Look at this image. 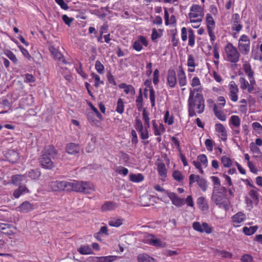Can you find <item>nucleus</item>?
I'll list each match as a JSON object with an SVG mask.
<instances>
[{
    "mask_svg": "<svg viewBox=\"0 0 262 262\" xmlns=\"http://www.w3.org/2000/svg\"><path fill=\"white\" fill-rule=\"evenodd\" d=\"M205 108V101L202 94V88L189 89L188 99V109L190 117L195 116L196 113L202 114Z\"/></svg>",
    "mask_w": 262,
    "mask_h": 262,
    "instance_id": "obj_1",
    "label": "nucleus"
},
{
    "mask_svg": "<svg viewBox=\"0 0 262 262\" xmlns=\"http://www.w3.org/2000/svg\"><path fill=\"white\" fill-rule=\"evenodd\" d=\"M41 154V156L39 159L40 165L44 168L52 169L54 167V164L52 160L57 155V152L55 148L51 145L47 146L42 150Z\"/></svg>",
    "mask_w": 262,
    "mask_h": 262,
    "instance_id": "obj_2",
    "label": "nucleus"
},
{
    "mask_svg": "<svg viewBox=\"0 0 262 262\" xmlns=\"http://www.w3.org/2000/svg\"><path fill=\"white\" fill-rule=\"evenodd\" d=\"M204 15L203 7L198 4H193L190 8L188 18L191 23L198 25L202 21Z\"/></svg>",
    "mask_w": 262,
    "mask_h": 262,
    "instance_id": "obj_3",
    "label": "nucleus"
},
{
    "mask_svg": "<svg viewBox=\"0 0 262 262\" xmlns=\"http://www.w3.org/2000/svg\"><path fill=\"white\" fill-rule=\"evenodd\" d=\"M225 59L228 62L236 63L239 61L240 53L232 43L229 42L224 48Z\"/></svg>",
    "mask_w": 262,
    "mask_h": 262,
    "instance_id": "obj_4",
    "label": "nucleus"
},
{
    "mask_svg": "<svg viewBox=\"0 0 262 262\" xmlns=\"http://www.w3.org/2000/svg\"><path fill=\"white\" fill-rule=\"evenodd\" d=\"M72 191L89 194L95 191V187L92 183L90 182L72 181Z\"/></svg>",
    "mask_w": 262,
    "mask_h": 262,
    "instance_id": "obj_5",
    "label": "nucleus"
},
{
    "mask_svg": "<svg viewBox=\"0 0 262 262\" xmlns=\"http://www.w3.org/2000/svg\"><path fill=\"white\" fill-rule=\"evenodd\" d=\"M49 189L53 191H72V181H56L49 183Z\"/></svg>",
    "mask_w": 262,
    "mask_h": 262,
    "instance_id": "obj_6",
    "label": "nucleus"
},
{
    "mask_svg": "<svg viewBox=\"0 0 262 262\" xmlns=\"http://www.w3.org/2000/svg\"><path fill=\"white\" fill-rule=\"evenodd\" d=\"M212 201L221 208L227 210L229 208V203L225 194L220 191L214 192Z\"/></svg>",
    "mask_w": 262,
    "mask_h": 262,
    "instance_id": "obj_7",
    "label": "nucleus"
},
{
    "mask_svg": "<svg viewBox=\"0 0 262 262\" xmlns=\"http://www.w3.org/2000/svg\"><path fill=\"white\" fill-rule=\"evenodd\" d=\"M238 48L243 55H247L250 50V40L249 37L246 35H242L238 40Z\"/></svg>",
    "mask_w": 262,
    "mask_h": 262,
    "instance_id": "obj_8",
    "label": "nucleus"
},
{
    "mask_svg": "<svg viewBox=\"0 0 262 262\" xmlns=\"http://www.w3.org/2000/svg\"><path fill=\"white\" fill-rule=\"evenodd\" d=\"M135 129L139 133L140 138L142 140H146L149 138V132L148 128L149 127H147L146 125L143 126L141 120L137 118L135 119Z\"/></svg>",
    "mask_w": 262,
    "mask_h": 262,
    "instance_id": "obj_9",
    "label": "nucleus"
},
{
    "mask_svg": "<svg viewBox=\"0 0 262 262\" xmlns=\"http://www.w3.org/2000/svg\"><path fill=\"white\" fill-rule=\"evenodd\" d=\"M192 227L195 231L201 233L205 232L207 234H210L213 231L212 228L205 222L201 224L200 222H195L192 224Z\"/></svg>",
    "mask_w": 262,
    "mask_h": 262,
    "instance_id": "obj_10",
    "label": "nucleus"
},
{
    "mask_svg": "<svg viewBox=\"0 0 262 262\" xmlns=\"http://www.w3.org/2000/svg\"><path fill=\"white\" fill-rule=\"evenodd\" d=\"M228 95L230 100L233 102H236L238 100V88L234 81H231L229 85Z\"/></svg>",
    "mask_w": 262,
    "mask_h": 262,
    "instance_id": "obj_11",
    "label": "nucleus"
},
{
    "mask_svg": "<svg viewBox=\"0 0 262 262\" xmlns=\"http://www.w3.org/2000/svg\"><path fill=\"white\" fill-rule=\"evenodd\" d=\"M246 220V215L243 212H238L231 217L232 225L235 227L241 226Z\"/></svg>",
    "mask_w": 262,
    "mask_h": 262,
    "instance_id": "obj_12",
    "label": "nucleus"
},
{
    "mask_svg": "<svg viewBox=\"0 0 262 262\" xmlns=\"http://www.w3.org/2000/svg\"><path fill=\"white\" fill-rule=\"evenodd\" d=\"M165 193L174 205L181 207L184 204L183 199L179 198L176 193L168 191H166Z\"/></svg>",
    "mask_w": 262,
    "mask_h": 262,
    "instance_id": "obj_13",
    "label": "nucleus"
},
{
    "mask_svg": "<svg viewBox=\"0 0 262 262\" xmlns=\"http://www.w3.org/2000/svg\"><path fill=\"white\" fill-rule=\"evenodd\" d=\"M143 45L147 47L148 42L145 37L139 36L138 39L134 42L133 47L134 50L139 52L142 50Z\"/></svg>",
    "mask_w": 262,
    "mask_h": 262,
    "instance_id": "obj_14",
    "label": "nucleus"
},
{
    "mask_svg": "<svg viewBox=\"0 0 262 262\" xmlns=\"http://www.w3.org/2000/svg\"><path fill=\"white\" fill-rule=\"evenodd\" d=\"M167 83L170 88H173L177 83L176 73L173 69H169L168 71Z\"/></svg>",
    "mask_w": 262,
    "mask_h": 262,
    "instance_id": "obj_15",
    "label": "nucleus"
},
{
    "mask_svg": "<svg viewBox=\"0 0 262 262\" xmlns=\"http://www.w3.org/2000/svg\"><path fill=\"white\" fill-rule=\"evenodd\" d=\"M152 129L154 135L156 136H160L165 132V128L162 123L158 124L155 120L152 121Z\"/></svg>",
    "mask_w": 262,
    "mask_h": 262,
    "instance_id": "obj_16",
    "label": "nucleus"
},
{
    "mask_svg": "<svg viewBox=\"0 0 262 262\" xmlns=\"http://www.w3.org/2000/svg\"><path fill=\"white\" fill-rule=\"evenodd\" d=\"M157 171L161 179L164 181L167 174V169L165 164L163 162L158 163L157 164Z\"/></svg>",
    "mask_w": 262,
    "mask_h": 262,
    "instance_id": "obj_17",
    "label": "nucleus"
},
{
    "mask_svg": "<svg viewBox=\"0 0 262 262\" xmlns=\"http://www.w3.org/2000/svg\"><path fill=\"white\" fill-rule=\"evenodd\" d=\"M145 241L146 242L155 246L162 247L164 245L160 239L156 237L152 234L147 235L145 237Z\"/></svg>",
    "mask_w": 262,
    "mask_h": 262,
    "instance_id": "obj_18",
    "label": "nucleus"
},
{
    "mask_svg": "<svg viewBox=\"0 0 262 262\" xmlns=\"http://www.w3.org/2000/svg\"><path fill=\"white\" fill-rule=\"evenodd\" d=\"M215 129L219 134V136L222 140L226 141L227 140V131L222 124L220 123H216L215 125Z\"/></svg>",
    "mask_w": 262,
    "mask_h": 262,
    "instance_id": "obj_19",
    "label": "nucleus"
},
{
    "mask_svg": "<svg viewBox=\"0 0 262 262\" xmlns=\"http://www.w3.org/2000/svg\"><path fill=\"white\" fill-rule=\"evenodd\" d=\"M178 82L180 86L182 87L186 85L187 79L185 73L182 67H179L178 71Z\"/></svg>",
    "mask_w": 262,
    "mask_h": 262,
    "instance_id": "obj_20",
    "label": "nucleus"
},
{
    "mask_svg": "<svg viewBox=\"0 0 262 262\" xmlns=\"http://www.w3.org/2000/svg\"><path fill=\"white\" fill-rule=\"evenodd\" d=\"M7 159L11 163H16L19 159L18 154L14 150H9L5 154Z\"/></svg>",
    "mask_w": 262,
    "mask_h": 262,
    "instance_id": "obj_21",
    "label": "nucleus"
},
{
    "mask_svg": "<svg viewBox=\"0 0 262 262\" xmlns=\"http://www.w3.org/2000/svg\"><path fill=\"white\" fill-rule=\"evenodd\" d=\"M17 209L21 213H27L33 210L34 208L33 205L28 201H25L21 204Z\"/></svg>",
    "mask_w": 262,
    "mask_h": 262,
    "instance_id": "obj_22",
    "label": "nucleus"
},
{
    "mask_svg": "<svg viewBox=\"0 0 262 262\" xmlns=\"http://www.w3.org/2000/svg\"><path fill=\"white\" fill-rule=\"evenodd\" d=\"M49 50H50V52L51 53V54H52V55L53 56V57L55 59L58 60L59 61H60L64 63H66V62L62 55L54 47H53V46L50 47Z\"/></svg>",
    "mask_w": 262,
    "mask_h": 262,
    "instance_id": "obj_23",
    "label": "nucleus"
},
{
    "mask_svg": "<svg viewBox=\"0 0 262 262\" xmlns=\"http://www.w3.org/2000/svg\"><path fill=\"white\" fill-rule=\"evenodd\" d=\"M66 151L69 154L75 155L79 153L80 147L78 144L70 143L67 145Z\"/></svg>",
    "mask_w": 262,
    "mask_h": 262,
    "instance_id": "obj_24",
    "label": "nucleus"
},
{
    "mask_svg": "<svg viewBox=\"0 0 262 262\" xmlns=\"http://www.w3.org/2000/svg\"><path fill=\"white\" fill-rule=\"evenodd\" d=\"M196 203L199 208L202 211H207L209 209V205L205 198L200 196L198 198Z\"/></svg>",
    "mask_w": 262,
    "mask_h": 262,
    "instance_id": "obj_25",
    "label": "nucleus"
},
{
    "mask_svg": "<svg viewBox=\"0 0 262 262\" xmlns=\"http://www.w3.org/2000/svg\"><path fill=\"white\" fill-rule=\"evenodd\" d=\"M119 88L120 89H123L124 92L127 95L133 96L135 94V89L132 85H128L125 83H122L119 85Z\"/></svg>",
    "mask_w": 262,
    "mask_h": 262,
    "instance_id": "obj_26",
    "label": "nucleus"
},
{
    "mask_svg": "<svg viewBox=\"0 0 262 262\" xmlns=\"http://www.w3.org/2000/svg\"><path fill=\"white\" fill-rule=\"evenodd\" d=\"M117 259V256L115 255H108L106 256L95 257V262H112Z\"/></svg>",
    "mask_w": 262,
    "mask_h": 262,
    "instance_id": "obj_27",
    "label": "nucleus"
},
{
    "mask_svg": "<svg viewBox=\"0 0 262 262\" xmlns=\"http://www.w3.org/2000/svg\"><path fill=\"white\" fill-rule=\"evenodd\" d=\"M187 65L189 67L188 71L189 72H193L195 71L194 68L196 66L195 60L192 55H189L188 56Z\"/></svg>",
    "mask_w": 262,
    "mask_h": 262,
    "instance_id": "obj_28",
    "label": "nucleus"
},
{
    "mask_svg": "<svg viewBox=\"0 0 262 262\" xmlns=\"http://www.w3.org/2000/svg\"><path fill=\"white\" fill-rule=\"evenodd\" d=\"M229 124L230 127H239L241 125V119L238 116H231L229 120Z\"/></svg>",
    "mask_w": 262,
    "mask_h": 262,
    "instance_id": "obj_29",
    "label": "nucleus"
},
{
    "mask_svg": "<svg viewBox=\"0 0 262 262\" xmlns=\"http://www.w3.org/2000/svg\"><path fill=\"white\" fill-rule=\"evenodd\" d=\"M206 22L207 30H214L215 23L213 17L209 13H207L206 15Z\"/></svg>",
    "mask_w": 262,
    "mask_h": 262,
    "instance_id": "obj_30",
    "label": "nucleus"
},
{
    "mask_svg": "<svg viewBox=\"0 0 262 262\" xmlns=\"http://www.w3.org/2000/svg\"><path fill=\"white\" fill-rule=\"evenodd\" d=\"M29 191L25 185L20 186L18 188L14 190L13 196L15 198H18L21 194L28 193Z\"/></svg>",
    "mask_w": 262,
    "mask_h": 262,
    "instance_id": "obj_31",
    "label": "nucleus"
},
{
    "mask_svg": "<svg viewBox=\"0 0 262 262\" xmlns=\"http://www.w3.org/2000/svg\"><path fill=\"white\" fill-rule=\"evenodd\" d=\"M12 181L13 184L18 185L22 182H27V181L25 175L17 174L12 177Z\"/></svg>",
    "mask_w": 262,
    "mask_h": 262,
    "instance_id": "obj_32",
    "label": "nucleus"
},
{
    "mask_svg": "<svg viewBox=\"0 0 262 262\" xmlns=\"http://www.w3.org/2000/svg\"><path fill=\"white\" fill-rule=\"evenodd\" d=\"M258 229V227L257 226H253L249 227L245 226L243 228V232L246 235L250 236L254 234Z\"/></svg>",
    "mask_w": 262,
    "mask_h": 262,
    "instance_id": "obj_33",
    "label": "nucleus"
},
{
    "mask_svg": "<svg viewBox=\"0 0 262 262\" xmlns=\"http://www.w3.org/2000/svg\"><path fill=\"white\" fill-rule=\"evenodd\" d=\"M144 177L141 173H131L129 176V179L134 183H140L144 180Z\"/></svg>",
    "mask_w": 262,
    "mask_h": 262,
    "instance_id": "obj_34",
    "label": "nucleus"
},
{
    "mask_svg": "<svg viewBox=\"0 0 262 262\" xmlns=\"http://www.w3.org/2000/svg\"><path fill=\"white\" fill-rule=\"evenodd\" d=\"M117 206L116 203L111 202H106L101 207V209L103 211H110L115 209Z\"/></svg>",
    "mask_w": 262,
    "mask_h": 262,
    "instance_id": "obj_35",
    "label": "nucleus"
},
{
    "mask_svg": "<svg viewBox=\"0 0 262 262\" xmlns=\"http://www.w3.org/2000/svg\"><path fill=\"white\" fill-rule=\"evenodd\" d=\"M213 112L216 117L222 121H225L227 119L226 115L221 110H219L217 106H214Z\"/></svg>",
    "mask_w": 262,
    "mask_h": 262,
    "instance_id": "obj_36",
    "label": "nucleus"
},
{
    "mask_svg": "<svg viewBox=\"0 0 262 262\" xmlns=\"http://www.w3.org/2000/svg\"><path fill=\"white\" fill-rule=\"evenodd\" d=\"M244 70L246 74L248 76L249 79L254 78L253 72L251 69L250 63L248 62H245L243 65Z\"/></svg>",
    "mask_w": 262,
    "mask_h": 262,
    "instance_id": "obj_37",
    "label": "nucleus"
},
{
    "mask_svg": "<svg viewBox=\"0 0 262 262\" xmlns=\"http://www.w3.org/2000/svg\"><path fill=\"white\" fill-rule=\"evenodd\" d=\"M138 262H156L152 257L146 254H140L138 256Z\"/></svg>",
    "mask_w": 262,
    "mask_h": 262,
    "instance_id": "obj_38",
    "label": "nucleus"
},
{
    "mask_svg": "<svg viewBox=\"0 0 262 262\" xmlns=\"http://www.w3.org/2000/svg\"><path fill=\"white\" fill-rule=\"evenodd\" d=\"M78 251L81 254L88 255L93 253L92 249L88 245H83L78 249Z\"/></svg>",
    "mask_w": 262,
    "mask_h": 262,
    "instance_id": "obj_39",
    "label": "nucleus"
},
{
    "mask_svg": "<svg viewBox=\"0 0 262 262\" xmlns=\"http://www.w3.org/2000/svg\"><path fill=\"white\" fill-rule=\"evenodd\" d=\"M123 224V220L119 218H113L111 219L109 222L108 224L112 227H118Z\"/></svg>",
    "mask_w": 262,
    "mask_h": 262,
    "instance_id": "obj_40",
    "label": "nucleus"
},
{
    "mask_svg": "<svg viewBox=\"0 0 262 262\" xmlns=\"http://www.w3.org/2000/svg\"><path fill=\"white\" fill-rule=\"evenodd\" d=\"M190 85L192 86V88H193L192 89L201 88L202 91H203V86L201 85V83L200 80V79L197 76H195L192 79L190 82Z\"/></svg>",
    "mask_w": 262,
    "mask_h": 262,
    "instance_id": "obj_41",
    "label": "nucleus"
},
{
    "mask_svg": "<svg viewBox=\"0 0 262 262\" xmlns=\"http://www.w3.org/2000/svg\"><path fill=\"white\" fill-rule=\"evenodd\" d=\"M124 105L123 100L121 98L118 99L117 102L116 111L120 114L124 112Z\"/></svg>",
    "mask_w": 262,
    "mask_h": 262,
    "instance_id": "obj_42",
    "label": "nucleus"
},
{
    "mask_svg": "<svg viewBox=\"0 0 262 262\" xmlns=\"http://www.w3.org/2000/svg\"><path fill=\"white\" fill-rule=\"evenodd\" d=\"M195 43V35L193 31L190 29L188 30V45L190 47L194 46Z\"/></svg>",
    "mask_w": 262,
    "mask_h": 262,
    "instance_id": "obj_43",
    "label": "nucleus"
},
{
    "mask_svg": "<svg viewBox=\"0 0 262 262\" xmlns=\"http://www.w3.org/2000/svg\"><path fill=\"white\" fill-rule=\"evenodd\" d=\"M197 184L199 187L202 189L203 191H206L207 188V185L206 181L201 178L200 176L199 177V179L197 180Z\"/></svg>",
    "mask_w": 262,
    "mask_h": 262,
    "instance_id": "obj_44",
    "label": "nucleus"
},
{
    "mask_svg": "<svg viewBox=\"0 0 262 262\" xmlns=\"http://www.w3.org/2000/svg\"><path fill=\"white\" fill-rule=\"evenodd\" d=\"M28 177L32 179L35 180L40 176V172L38 169H32L28 172Z\"/></svg>",
    "mask_w": 262,
    "mask_h": 262,
    "instance_id": "obj_45",
    "label": "nucleus"
},
{
    "mask_svg": "<svg viewBox=\"0 0 262 262\" xmlns=\"http://www.w3.org/2000/svg\"><path fill=\"white\" fill-rule=\"evenodd\" d=\"M11 225L0 223V231L6 234H10L11 231L9 230Z\"/></svg>",
    "mask_w": 262,
    "mask_h": 262,
    "instance_id": "obj_46",
    "label": "nucleus"
},
{
    "mask_svg": "<svg viewBox=\"0 0 262 262\" xmlns=\"http://www.w3.org/2000/svg\"><path fill=\"white\" fill-rule=\"evenodd\" d=\"M249 148L251 151L255 154L256 156H258L261 155V152L259 148L255 145L254 142H251L249 144Z\"/></svg>",
    "mask_w": 262,
    "mask_h": 262,
    "instance_id": "obj_47",
    "label": "nucleus"
},
{
    "mask_svg": "<svg viewBox=\"0 0 262 262\" xmlns=\"http://www.w3.org/2000/svg\"><path fill=\"white\" fill-rule=\"evenodd\" d=\"M142 119L144 122V125L150 127V118L149 117V114L147 111L144 109L142 112Z\"/></svg>",
    "mask_w": 262,
    "mask_h": 262,
    "instance_id": "obj_48",
    "label": "nucleus"
},
{
    "mask_svg": "<svg viewBox=\"0 0 262 262\" xmlns=\"http://www.w3.org/2000/svg\"><path fill=\"white\" fill-rule=\"evenodd\" d=\"M198 161L200 162V164L204 166L205 167H206L208 165V160L207 158V157L205 155L202 154L199 155L197 159Z\"/></svg>",
    "mask_w": 262,
    "mask_h": 262,
    "instance_id": "obj_49",
    "label": "nucleus"
},
{
    "mask_svg": "<svg viewBox=\"0 0 262 262\" xmlns=\"http://www.w3.org/2000/svg\"><path fill=\"white\" fill-rule=\"evenodd\" d=\"M221 162L223 166L226 167H230L232 163L230 158L227 156H223L221 158Z\"/></svg>",
    "mask_w": 262,
    "mask_h": 262,
    "instance_id": "obj_50",
    "label": "nucleus"
},
{
    "mask_svg": "<svg viewBox=\"0 0 262 262\" xmlns=\"http://www.w3.org/2000/svg\"><path fill=\"white\" fill-rule=\"evenodd\" d=\"M172 176L174 180L178 182H180L183 179V176L181 172L179 170H174L172 172Z\"/></svg>",
    "mask_w": 262,
    "mask_h": 262,
    "instance_id": "obj_51",
    "label": "nucleus"
},
{
    "mask_svg": "<svg viewBox=\"0 0 262 262\" xmlns=\"http://www.w3.org/2000/svg\"><path fill=\"white\" fill-rule=\"evenodd\" d=\"M136 102L138 110H140L143 107V97L141 90H140L139 95L137 97Z\"/></svg>",
    "mask_w": 262,
    "mask_h": 262,
    "instance_id": "obj_52",
    "label": "nucleus"
},
{
    "mask_svg": "<svg viewBox=\"0 0 262 262\" xmlns=\"http://www.w3.org/2000/svg\"><path fill=\"white\" fill-rule=\"evenodd\" d=\"M5 55L9 58L12 62L16 63L17 61V58L14 54L9 50L5 51L4 52Z\"/></svg>",
    "mask_w": 262,
    "mask_h": 262,
    "instance_id": "obj_53",
    "label": "nucleus"
},
{
    "mask_svg": "<svg viewBox=\"0 0 262 262\" xmlns=\"http://www.w3.org/2000/svg\"><path fill=\"white\" fill-rule=\"evenodd\" d=\"M257 189L256 187H254L252 189L250 190L249 195L252 198V200L254 201H258V195L257 193Z\"/></svg>",
    "mask_w": 262,
    "mask_h": 262,
    "instance_id": "obj_54",
    "label": "nucleus"
},
{
    "mask_svg": "<svg viewBox=\"0 0 262 262\" xmlns=\"http://www.w3.org/2000/svg\"><path fill=\"white\" fill-rule=\"evenodd\" d=\"M149 99L151 102V106H155V92L152 88L149 89Z\"/></svg>",
    "mask_w": 262,
    "mask_h": 262,
    "instance_id": "obj_55",
    "label": "nucleus"
},
{
    "mask_svg": "<svg viewBox=\"0 0 262 262\" xmlns=\"http://www.w3.org/2000/svg\"><path fill=\"white\" fill-rule=\"evenodd\" d=\"M164 121L168 125H171L173 123V118L169 116V111H166L164 116Z\"/></svg>",
    "mask_w": 262,
    "mask_h": 262,
    "instance_id": "obj_56",
    "label": "nucleus"
},
{
    "mask_svg": "<svg viewBox=\"0 0 262 262\" xmlns=\"http://www.w3.org/2000/svg\"><path fill=\"white\" fill-rule=\"evenodd\" d=\"M95 69L100 74L103 73L104 66L99 60H97L95 63Z\"/></svg>",
    "mask_w": 262,
    "mask_h": 262,
    "instance_id": "obj_57",
    "label": "nucleus"
},
{
    "mask_svg": "<svg viewBox=\"0 0 262 262\" xmlns=\"http://www.w3.org/2000/svg\"><path fill=\"white\" fill-rule=\"evenodd\" d=\"M116 172L119 174H122L124 176H126L128 173V170L127 168L123 166H119L116 169Z\"/></svg>",
    "mask_w": 262,
    "mask_h": 262,
    "instance_id": "obj_58",
    "label": "nucleus"
},
{
    "mask_svg": "<svg viewBox=\"0 0 262 262\" xmlns=\"http://www.w3.org/2000/svg\"><path fill=\"white\" fill-rule=\"evenodd\" d=\"M252 126L258 134H262V125L259 123L254 122L252 123Z\"/></svg>",
    "mask_w": 262,
    "mask_h": 262,
    "instance_id": "obj_59",
    "label": "nucleus"
},
{
    "mask_svg": "<svg viewBox=\"0 0 262 262\" xmlns=\"http://www.w3.org/2000/svg\"><path fill=\"white\" fill-rule=\"evenodd\" d=\"M241 262H253L252 256L248 254L243 255L241 258Z\"/></svg>",
    "mask_w": 262,
    "mask_h": 262,
    "instance_id": "obj_60",
    "label": "nucleus"
},
{
    "mask_svg": "<svg viewBox=\"0 0 262 262\" xmlns=\"http://www.w3.org/2000/svg\"><path fill=\"white\" fill-rule=\"evenodd\" d=\"M211 179L213 182L214 188L216 189L219 188L221 186V182L219 178L217 177L212 176Z\"/></svg>",
    "mask_w": 262,
    "mask_h": 262,
    "instance_id": "obj_61",
    "label": "nucleus"
},
{
    "mask_svg": "<svg viewBox=\"0 0 262 262\" xmlns=\"http://www.w3.org/2000/svg\"><path fill=\"white\" fill-rule=\"evenodd\" d=\"M205 144L207 149L209 151L213 150V141L212 140L207 139L205 140Z\"/></svg>",
    "mask_w": 262,
    "mask_h": 262,
    "instance_id": "obj_62",
    "label": "nucleus"
},
{
    "mask_svg": "<svg viewBox=\"0 0 262 262\" xmlns=\"http://www.w3.org/2000/svg\"><path fill=\"white\" fill-rule=\"evenodd\" d=\"M249 84L246 89H247L249 93L252 92L254 90V85L255 84L254 78L249 79Z\"/></svg>",
    "mask_w": 262,
    "mask_h": 262,
    "instance_id": "obj_63",
    "label": "nucleus"
},
{
    "mask_svg": "<svg viewBox=\"0 0 262 262\" xmlns=\"http://www.w3.org/2000/svg\"><path fill=\"white\" fill-rule=\"evenodd\" d=\"M91 76L92 78H94L96 81V83L95 84L96 86H98L100 85V84L103 83V82L100 80V77L99 75L95 73H92L91 74Z\"/></svg>",
    "mask_w": 262,
    "mask_h": 262,
    "instance_id": "obj_64",
    "label": "nucleus"
}]
</instances>
